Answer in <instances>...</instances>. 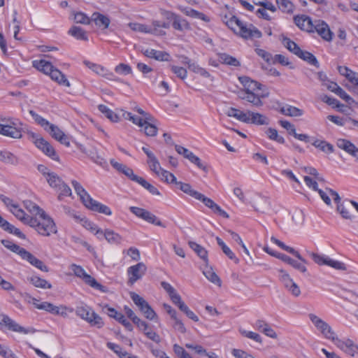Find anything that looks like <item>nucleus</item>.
Wrapping results in <instances>:
<instances>
[{"label":"nucleus","instance_id":"28","mask_svg":"<svg viewBox=\"0 0 358 358\" xmlns=\"http://www.w3.org/2000/svg\"><path fill=\"white\" fill-rule=\"evenodd\" d=\"M202 270L203 275L208 280L218 285L219 287L221 286L222 282L220 278L213 271V268L208 266V262L207 263H205L202 268Z\"/></svg>","mask_w":358,"mask_h":358},{"label":"nucleus","instance_id":"40","mask_svg":"<svg viewBox=\"0 0 358 358\" xmlns=\"http://www.w3.org/2000/svg\"><path fill=\"white\" fill-rule=\"evenodd\" d=\"M92 20L95 22L96 25L100 27H103V29L108 28L110 24L109 18L99 13H94L92 14Z\"/></svg>","mask_w":358,"mask_h":358},{"label":"nucleus","instance_id":"20","mask_svg":"<svg viewBox=\"0 0 358 358\" xmlns=\"http://www.w3.org/2000/svg\"><path fill=\"white\" fill-rule=\"evenodd\" d=\"M142 150L148 157V163L150 165V169L157 176H161L162 174V171H164V169H162L160 164L155 155L145 147H143Z\"/></svg>","mask_w":358,"mask_h":358},{"label":"nucleus","instance_id":"7","mask_svg":"<svg viewBox=\"0 0 358 358\" xmlns=\"http://www.w3.org/2000/svg\"><path fill=\"white\" fill-rule=\"evenodd\" d=\"M31 137L36 146L40 149L45 155L55 161H59V156L57 155L55 150L49 142L45 141L40 135L31 134Z\"/></svg>","mask_w":358,"mask_h":358},{"label":"nucleus","instance_id":"61","mask_svg":"<svg viewBox=\"0 0 358 358\" xmlns=\"http://www.w3.org/2000/svg\"><path fill=\"white\" fill-rule=\"evenodd\" d=\"M189 70L195 73L199 74L204 78H210V74L196 63L189 64Z\"/></svg>","mask_w":358,"mask_h":358},{"label":"nucleus","instance_id":"35","mask_svg":"<svg viewBox=\"0 0 358 358\" xmlns=\"http://www.w3.org/2000/svg\"><path fill=\"white\" fill-rule=\"evenodd\" d=\"M18 220L22 221L23 223L29 225V219H32L33 217L29 216L25 213V212L20 208L18 204H16L13 206V208H10V210Z\"/></svg>","mask_w":358,"mask_h":358},{"label":"nucleus","instance_id":"19","mask_svg":"<svg viewBox=\"0 0 358 358\" xmlns=\"http://www.w3.org/2000/svg\"><path fill=\"white\" fill-rule=\"evenodd\" d=\"M295 24L301 30L313 32L314 22L311 18L305 15H296L294 17Z\"/></svg>","mask_w":358,"mask_h":358},{"label":"nucleus","instance_id":"37","mask_svg":"<svg viewBox=\"0 0 358 358\" xmlns=\"http://www.w3.org/2000/svg\"><path fill=\"white\" fill-rule=\"evenodd\" d=\"M282 43L289 52L294 54L297 57L299 55L302 50L294 41L290 40L287 37L283 36Z\"/></svg>","mask_w":358,"mask_h":358},{"label":"nucleus","instance_id":"32","mask_svg":"<svg viewBox=\"0 0 358 358\" xmlns=\"http://www.w3.org/2000/svg\"><path fill=\"white\" fill-rule=\"evenodd\" d=\"M86 208L93 211H96L100 213L105 214L106 215H110L112 212L110 209L106 205H103L92 199V202L89 203L88 206Z\"/></svg>","mask_w":358,"mask_h":358},{"label":"nucleus","instance_id":"14","mask_svg":"<svg viewBox=\"0 0 358 358\" xmlns=\"http://www.w3.org/2000/svg\"><path fill=\"white\" fill-rule=\"evenodd\" d=\"M203 202V203L210 209L213 210L214 213L218 214L224 218H229V214L222 210L220 206L215 203L211 199L206 197L201 193H199V196L196 199Z\"/></svg>","mask_w":358,"mask_h":358},{"label":"nucleus","instance_id":"15","mask_svg":"<svg viewBox=\"0 0 358 358\" xmlns=\"http://www.w3.org/2000/svg\"><path fill=\"white\" fill-rule=\"evenodd\" d=\"M165 16L166 19L173 21L172 26L175 29L180 31L189 29L190 27L187 21L182 18L180 16L171 12H166L165 13Z\"/></svg>","mask_w":358,"mask_h":358},{"label":"nucleus","instance_id":"1","mask_svg":"<svg viewBox=\"0 0 358 358\" xmlns=\"http://www.w3.org/2000/svg\"><path fill=\"white\" fill-rule=\"evenodd\" d=\"M226 114L228 117H234L237 120L245 124H252L257 126L268 125L269 124L268 117L252 110L244 111L231 107L227 110Z\"/></svg>","mask_w":358,"mask_h":358},{"label":"nucleus","instance_id":"59","mask_svg":"<svg viewBox=\"0 0 358 358\" xmlns=\"http://www.w3.org/2000/svg\"><path fill=\"white\" fill-rule=\"evenodd\" d=\"M107 347L117 354L120 358H127V357H128L129 353L124 351L122 348L117 344L108 342L107 343Z\"/></svg>","mask_w":358,"mask_h":358},{"label":"nucleus","instance_id":"49","mask_svg":"<svg viewBox=\"0 0 358 358\" xmlns=\"http://www.w3.org/2000/svg\"><path fill=\"white\" fill-rule=\"evenodd\" d=\"M313 145L324 152L332 153L334 151V146L325 141L316 140L313 143Z\"/></svg>","mask_w":358,"mask_h":358},{"label":"nucleus","instance_id":"41","mask_svg":"<svg viewBox=\"0 0 358 358\" xmlns=\"http://www.w3.org/2000/svg\"><path fill=\"white\" fill-rule=\"evenodd\" d=\"M0 160L14 166L20 163V159L17 157L7 151H0Z\"/></svg>","mask_w":358,"mask_h":358},{"label":"nucleus","instance_id":"6","mask_svg":"<svg viewBox=\"0 0 358 358\" xmlns=\"http://www.w3.org/2000/svg\"><path fill=\"white\" fill-rule=\"evenodd\" d=\"M308 254L313 259L315 263L320 266L327 265L336 270H346L345 264L341 262L334 260L326 255H319L313 252H308Z\"/></svg>","mask_w":358,"mask_h":358},{"label":"nucleus","instance_id":"24","mask_svg":"<svg viewBox=\"0 0 358 358\" xmlns=\"http://www.w3.org/2000/svg\"><path fill=\"white\" fill-rule=\"evenodd\" d=\"M336 146L353 157H356L358 152V148L347 139H338L336 141Z\"/></svg>","mask_w":358,"mask_h":358},{"label":"nucleus","instance_id":"33","mask_svg":"<svg viewBox=\"0 0 358 358\" xmlns=\"http://www.w3.org/2000/svg\"><path fill=\"white\" fill-rule=\"evenodd\" d=\"M33 66L47 75H50V72L54 69V66L50 62L44 59L34 61Z\"/></svg>","mask_w":358,"mask_h":358},{"label":"nucleus","instance_id":"45","mask_svg":"<svg viewBox=\"0 0 358 358\" xmlns=\"http://www.w3.org/2000/svg\"><path fill=\"white\" fill-rule=\"evenodd\" d=\"M68 33L78 40L87 41L88 37L86 31L80 27L73 26L68 31Z\"/></svg>","mask_w":358,"mask_h":358},{"label":"nucleus","instance_id":"27","mask_svg":"<svg viewBox=\"0 0 358 358\" xmlns=\"http://www.w3.org/2000/svg\"><path fill=\"white\" fill-rule=\"evenodd\" d=\"M271 241L276 244L278 246H279L280 248H282V250L287 251V252L294 255L297 259H299L302 263L303 264H307V261L302 257V256L299 254V252L298 251H296L295 249H294L293 248H291L289 246H287L284 243H282V241H280V240H278V238H276L274 236H272L271 238Z\"/></svg>","mask_w":358,"mask_h":358},{"label":"nucleus","instance_id":"63","mask_svg":"<svg viewBox=\"0 0 358 358\" xmlns=\"http://www.w3.org/2000/svg\"><path fill=\"white\" fill-rule=\"evenodd\" d=\"M336 94L346 101L348 104H358L357 102H356L350 95H348L341 87L337 89Z\"/></svg>","mask_w":358,"mask_h":358},{"label":"nucleus","instance_id":"57","mask_svg":"<svg viewBox=\"0 0 358 358\" xmlns=\"http://www.w3.org/2000/svg\"><path fill=\"white\" fill-rule=\"evenodd\" d=\"M141 313L144 315V316L150 320H153L157 318V315L155 310L151 308V306L147 303L145 306L140 308Z\"/></svg>","mask_w":358,"mask_h":358},{"label":"nucleus","instance_id":"51","mask_svg":"<svg viewBox=\"0 0 358 358\" xmlns=\"http://www.w3.org/2000/svg\"><path fill=\"white\" fill-rule=\"evenodd\" d=\"M219 58L222 64H225L233 66H239L241 65L240 62L236 58L230 56L226 53L220 54Z\"/></svg>","mask_w":358,"mask_h":358},{"label":"nucleus","instance_id":"56","mask_svg":"<svg viewBox=\"0 0 358 358\" xmlns=\"http://www.w3.org/2000/svg\"><path fill=\"white\" fill-rule=\"evenodd\" d=\"M224 22L226 24V25L233 30V31L236 34L237 32V29L240 27L241 24L242 23V21L240 20L235 15H231L229 17V20H224Z\"/></svg>","mask_w":358,"mask_h":358},{"label":"nucleus","instance_id":"9","mask_svg":"<svg viewBox=\"0 0 358 358\" xmlns=\"http://www.w3.org/2000/svg\"><path fill=\"white\" fill-rule=\"evenodd\" d=\"M236 34L245 40H254L256 38H260L262 36L261 31H259L252 24H247L243 22L241 24L237 32H236Z\"/></svg>","mask_w":358,"mask_h":358},{"label":"nucleus","instance_id":"55","mask_svg":"<svg viewBox=\"0 0 358 358\" xmlns=\"http://www.w3.org/2000/svg\"><path fill=\"white\" fill-rule=\"evenodd\" d=\"M46 180L49 185L52 187L57 189L59 186H61L62 180L59 177V176L52 172L49 176L46 178Z\"/></svg>","mask_w":358,"mask_h":358},{"label":"nucleus","instance_id":"50","mask_svg":"<svg viewBox=\"0 0 358 358\" xmlns=\"http://www.w3.org/2000/svg\"><path fill=\"white\" fill-rule=\"evenodd\" d=\"M337 210L341 215L342 217L344 219H352L353 217L352 215L350 213L351 206L350 203L345 204L343 203H337Z\"/></svg>","mask_w":358,"mask_h":358},{"label":"nucleus","instance_id":"39","mask_svg":"<svg viewBox=\"0 0 358 358\" xmlns=\"http://www.w3.org/2000/svg\"><path fill=\"white\" fill-rule=\"evenodd\" d=\"M101 236H104L106 241L110 244H120L122 241L121 236L113 230H105V231H103V234L101 235Z\"/></svg>","mask_w":358,"mask_h":358},{"label":"nucleus","instance_id":"26","mask_svg":"<svg viewBox=\"0 0 358 358\" xmlns=\"http://www.w3.org/2000/svg\"><path fill=\"white\" fill-rule=\"evenodd\" d=\"M143 54L147 57L152 58L157 61H169L170 59V55L168 52L154 49H147L143 52Z\"/></svg>","mask_w":358,"mask_h":358},{"label":"nucleus","instance_id":"36","mask_svg":"<svg viewBox=\"0 0 358 358\" xmlns=\"http://www.w3.org/2000/svg\"><path fill=\"white\" fill-rule=\"evenodd\" d=\"M280 113L289 117H300L303 115V110L292 106H287L280 108Z\"/></svg>","mask_w":358,"mask_h":358},{"label":"nucleus","instance_id":"44","mask_svg":"<svg viewBox=\"0 0 358 358\" xmlns=\"http://www.w3.org/2000/svg\"><path fill=\"white\" fill-rule=\"evenodd\" d=\"M278 8L282 12L286 13H293L294 10V5L290 0H275Z\"/></svg>","mask_w":358,"mask_h":358},{"label":"nucleus","instance_id":"4","mask_svg":"<svg viewBox=\"0 0 358 358\" xmlns=\"http://www.w3.org/2000/svg\"><path fill=\"white\" fill-rule=\"evenodd\" d=\"M71 267L75 275L82 278L86 284L102 292H107V288L99 283L93 277L88 275L83 267L76 264H72Z\"/></svg>","mask_w":358,"mask_h":358},{"label":"nucleus","instance_id":"2","mask_svg":"<svg viewBox=\"0 0 358 358\" xmlns=\"http://www.w3.org/2000/svg\"><path fill=\"white\" fill-rule=\"evenodd\" d=\"M38 216V218L33 217L32 219H29V226L34 228L39 234L45 236H49L52 234L57 232L55 223L45 211Z\"/></svg>","mask_w":358,"mask_h":358},{"label":"nucleus","instance_id":"13","mask_svg":"<svg viewBox=\"0 0 358 358\" xmlns=\"http://www.w3.org/2000/svg\"><path fill=\"white\" fill-rule=\"evenodd\" d=\"M313 31H316L327 41L332 40L333 33L330 30L329 25L323 20H318L314 21Z\"/></svg>","mask_w":358,"mask_h":358},{"label":"nucleus","instance_id":"38","mask_svg":"<svg viewBox=\"0 0 358 358\" xmlns=\"http://www.w3.org/2000/svg\"><path fill=\"white\" fill-rule=\"evenodd\" d=\"M188 244L190 248L192 249L197 255L204 261V263H207L208 262V252L203 247L193 241H189Z\"/></svg>","mask_w":358,"mask_h":358},{"label":"nucleus","instance_id":"22","mask_svg":"<svg viewBox=\"0 0 358 358\" xmlns=\"http://www.w3.org/2000/svg\"><path fill=\"white\" fill-rule=\"evenodd\" d=\"M238 80L245 88L241 94L255 92L257 90H262V84L257 81L252 80L248 76L239 77Z\"/></svg>","mask_w":358,"mask_h":358},{"label":"nucleus","instance_id":"54","mask_svg":"<svg viewBox=\"0 0 358 358\" xmlns=\"http://www.w3.org/2000/svg\"><path fill=\"white\" fill-rule=\"evenodd\" d=\"M266 134L269 139L275 141L280 144L285 143V138L278 135V131L275 129L270 127L266 129Z\"/></svg>","mask_w":358,"mask_h":358},{"label":"nucleus","instance_id":"18","mask_svg":"<svg viewBox=\"0 0 358 358\" xmlns=\"http://www.w3.org/2000/svg\"><path fill=\"white\" fill-rule=\"evenodd\" d=\"M41 308H43V310L56 315H61L64 317H66L68 316L67 310L69 308L66 306H57L54 304L49 303V302H43V305L40 306ZM70 312H73L72 309H69Z\"/></svg>","mask_w":358,"mask_h":358},{"label":"nucleus","instance_id":"31","mask_svg":"<svg viewBox=\"0 0 358 358\" xmlns=\"http://www.w3.org/2000/svg\"><path fill=\"white\" fill-rule=\"evenodd\" d=\"M278 259H281L284 262L291 265L292 267L300 271L302 273H305L307 271V268L304 264L298 262L297 261L292 259L291 257L285 254L278 255Z\"/></svg>","mask_w":358,"mask_h":358},{"label":"nucleus","instance_id":"48","mask_svg":"<svg viewBox=\"0 0 358 358\" xmlns=\"http://www.w3.org/2000/svg\"><path fill=\"white\" fill-rule=\"evenodd\" d=\"M85 64L96 73L106 76L108 79H114L113 73H105V69L103 66L90 62H85Z\"/></svg>","mask_w":358,"mask_h":358},{"label":"nucleus","instance_id":"60","mask_svg":"<svg viewBox=\"0 0 358 358\" xmlns=\"http://www.w3.org/2000/svg\"><path fill=\"white\" fill-rule=\"evenodd\" d=\"M138 183L146 189L150 194L157 196L160 195L158 189L155 186L147 182L143 178L141 177L138 181Z\"/></svg>","mask_w":358,"mask_h":358},{"label":"nucleus","instance_id":"21","mask_svg":"<svg viewBox=\"0 0 358 358\" xmlns=\"http://www.w3.org/2000/svg\"><path fill=\"white\" fill-rule=\"evenodd\" d=\"M106 313L110 317L114 318L120 323H121L128 331H131L133 330L132 324L125 318V317L121 313L117 312L113 308H110L108 306H105Z\"/></svg>","mask_w":358,"mask_h":358},{"label":"nucleus","instance_id":"52","mask_svg":"<svg viewBox=\"0 0 358 358\" xmlns=\"http://www.w3.org/2000/svg\"><path fill=\"white\" fill-rule=\"evenodd\" d=\"M99 110H100V112L104 114L106 117L108 118L110 121L113 122H117L119 121L120 119L118 115L113 110L109 109L106 106L99 105Z\"/></svg>","mask_w":358,"mask_h":358},{"label":"nucleus","instance_id":"10","mask_svg":"<svg viewBox=\"0 0 358 358\" xmlns=\"http://www.w3.org/2000/svg\"><path fill=\"white\" fill-rule=\"evenodd\" d=\"M147 271V267L143 262H139L131 266L127 269L129 276L128 283L133 285L135 282L142 278Z\"/></svg>","mask_w":358,"mask_h":358},{"label":"nucleus","instance_id":"43","mask_svg":"<svg viewBox=\"0 0 358 358\" xmlns=\"http://www.w3.org/2000/svg\"><path fill=\"white\" fill-rule=\"evenodd\" d=\"M28 280L34 287L42 289H51L52 285L49 283L46 280L41 278L38 276L33 275L28 278Z\"/></svg>","mask_w":358,"mask_h":358},{"label":"nucleus","instance_id":"62","mask_svg":"<svg viewBox=\"0 0 358 358\" xmlns=\"http://www.w3.org/2000/svg\"><path fill=\"white\" fill-rule=\"evenodd\" d=\"M1 242L4 247H6L13 252H15L17 255L20 253L21 250L23 248L9 240L3 239L1 241Z\"/></svg>","mask_w":358,"mask_h":358},{"label":"nucleus","instance_id":"34","mask_svg":"<svg viewBox=\"0 0 358 358\" xmlns=\"http://www.w3.org/2000/svg\"><path fill=\"white\" fill-rule=\"evenodd\" d=\"M49 76L52 80L56 81L59 85H63L66 87L70 86V83L66 79L65 76L57 69L54 68L52 71L50 72Z\"/></svg>","mask_w":358,"mask_h":358},{"label":"nucleus","instance_id":"30","mask_svg":"<svg viewBox=\"0 0 358 358\" xmlns=\"http://www.w3.org/2000/svg\"><path fill=\"white\" fill-rule=\"evenodd\" d=\"M271 201L268 197L261 196L256 200L253 207L257 212L265 213L271 209Z\"/></svg>","mask_w":358,"mask_h":358},{"label":"nucleus","instance_id":"23","mask_svg":"<svg viewBox=\"0 0 358 358\" xmlns=\"http://www.w3.org/2000/svg\"><path fill=\"white\" fill-rule=\"evenodd\" d=\"M71 184L75 189V192L79 196L82 203L85 207L88 206L89 203L92 202V198L78 182L76 180H72Z\"/></svg>","mask_w":358,"mask_h":358},{"label":"nucleus","instance_id":"29","mask_svg":"<svg viewBox=\"0 0 358 358\" xmlns=\"http://www.w3.org/2000/svg\"><path fill=\"white\" fill-rule=\"evenodd\" d=\"M3 324L7 327L8 330L14 332H18L24 334L29 333L28 329L20 326L15 321L10 318L8 315H6V317H4Z\"/></svg>","mask_w":358,"mask_h":358},{"label":"nucleus","instance_id":"3","mask_svg":"<svg viewBox=\"0 0 358 358\" xmlns=\"http://www.w3.org/2000/svg\"><path fill=\"white\" fill-rule=\"evenodd\" d=\"M76 314L92 326L101 328L104 324L102 318L88 306L77 307L76 308Z\"/></svg>","mask_w":358,"mask_h":358},{"label":"nucleus","instance_id":"16","mask_svg":"<svg viewBox=\"0 0 358 358\" xmlns=\"http://www.w3.org/2000/svg\"><path fill=\"white\" fill-rule=\"evenodd\" d=\"M52 138L66 147L70 146L69 137L56 125L50 124L46 130Z\"/></svg>","mask_w":358,"mask_h":358},{"label":"nucleus","instance_id":"12","mask_svg":"<svg viewBox=\"0 0 358 358\" xmlns=\"http://www.w3.org/2000/svg\"><path fill=\"white\" fill-rule=\"evenodd\" d=\"M334 343L350 356L354 357L358 355V345L350 339L342 341L338 338Z\"/></svg>","mask_w":358,"mask_h":358},{"label":"nucleus","instance_id":"53","mask_svg":"<svg viewBox=\"0 0 358 358\" xmlns=\"http://www.w3.org/2000/svg\"><path fill=\"white\" fill-rule=\"evenodd\" d=\"M177 185H179V188L181 191H182L184 193L194 197V199H196L200 193V192L193 189L192 188V186L188 183L178 182Z\"/></svg>","mask_w":358,"mask_h":358},{"label":"nucleus","instance_id":"5","mask_svg":"<svg viewBox=\"0 0 358 358\" xmlns=\"http://www.w3.org/2000/svg\"><path fill=\"white\" fill-rule=\"evenodd\" d=\"M309 317L316 328L320 331L326 338L331 340L333 343L337 340L338 336L336 333L326 322L313 314H310Z\"/></svg>","mask_w":358,"mask_h":358},{"label":"nucleus","instance_id":"58","mask_svg":"<svg viewBox=\"0 0 358 358\" xmlns=\"http://www.w3.org/2000/svg\"><path fill=\"white\" fill-rule=\"evenodd\" d=\"M29 114L33 117L35 122L40 124L45 130H48V127L51 124L47 120L44 119L41 115H38L36 113H35L34 110H30L29 111Z\"/></svg>","mask_w":358,"mask_h":358},{"label":"nucleus","instance_id":"42","mask_svg":"<svg viewBox=\"0 0 358 358\" xmlns=\"http://www.w3.org/2000/svg\"><path fill=\"white\" fill-rule=\"evenodd\" d=\"M180 10L187 16H190L192 17L198 18L203 20L204 22H209V18L204 15L203 13L199 12L193 8L185 7L180 8Z\"/></svg>","mask_w":358,"mask_h":358},{"label":"nucleus","instance_id":"11","mask_svg":"<svg viewBox=\"0 0 358 358\" xmlns=\"http://www.w3.org/2000/svg\"><path fill=\"white\" fill-rule=\"evenodd\" d=\"M268 96V92H262L261 94H255V92L243 93L241 94L240 97L250 103L253 106L260 108L264 105L262 99Z\"/></svg>","mask_w":358,"mask_h":358},{"label":"nucleus","instance_id":"8","mask_svg":"<svg viewBox=\"0 0 358 358\" xmlns=\"http://www.w3.org/2000/svg\"><path fill=\"white\" fill-rule=\"evenodd\" d=\"M129 210L136 217L146 221L150 224L162 227L163 228L166 227V225L155 215L144 208L131 206L129 208Z\"/></svg>","mask_w":358,"mask_h":358},{"label":"nucleus","instance_id":"46","mask_svg":"<svg viewBox=\"0 0 358 358\" xmlns=\"http://www.w3.org/2000/svg\"><path fill=\"white\" fill-rule=\"evenodd\" d=\"M298 57L300 59L306 61L310 65L315 66L317 68L320 67V64H319L317 58L312 53H310L308 51L302 50Z\"/></svg>","mask_w":358,"mask_h":358},{"label":"nucleus","instance_id":"47","mask_svg":"<svg viewBox=\"0 0 358 358\" xmlns=\"http://www.w3.org/2000/svg\"><path fill=\"white\" fill-rule=\"evenodd\" d=\"M23 205L27 210L34 215H39L44 212L42 208L30 200L24 201Z\"/></svg>","mask_w":358,"mask_h":358},{"label":"nucleus","instance_id":"17","mask_svg":"<svg viewBox=\"0 0 358 358\" xmlns=\"http://www.w3.org/2000/svg\"><path fill=\"white\" fill-rule=\"evenodd\" d=\"M0 134L13 138H22L21 130L16 128L13 122L10 124L0 123Z\"/></svg>","mask_w":358,"mask_h":358},{"label":"nucleus","instance_id":"25","mask_svg":"<svg viewBox=\"0 0 358 358\" xmlns=\"http://www.w3.org/2000/svg\"><path fill=\"white\" fill-rule=\"evenodd\" d=\"M318 193L321 199L327 205H331V199L329 195L333 196V199L336 203H338L341 201V197L338 192L330 188H326L325 191L318 189Z\"/></svg>","mask_w":358,"mask_h":358},{"label":"nucleus","instance_id":"64","mask_svg":"<svg viewBox=\"0 0 358 358\" xmlns=\"http://www.w3.org/2000/svg\"><path fill=\"white\" fill-rule=\"evenodd\" d=\"M57 189L59 192L58 196L59 200H62L63 196H69L71 195V188L64 182H62L61 186H59Z\"/></svg>","mask_w":358,"mask_h":358}]
</instances>
